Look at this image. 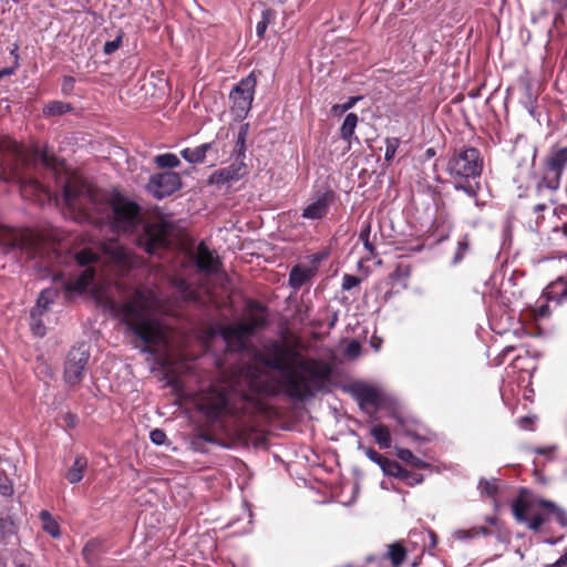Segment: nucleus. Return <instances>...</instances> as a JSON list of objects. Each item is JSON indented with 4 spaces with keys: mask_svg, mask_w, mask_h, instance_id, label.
<instances>
[{
    "mask_svg": "<svg viewBox=\"0 0 567 567\" xmlns=\"http://www.w3.org/2000/svg\"><path fill=\"white\" fill-rule=\"evenodd\" d=\"M259 362L280 375L285 393L293 401L305 402L323 391L331 368L322 360L305 357L295 347L270 342Z\"/></svg>",
    "mask_w": 567,
    "mask_h": 567,
    "instance_id": "f257e3e1",
    "label": "nucleus"
},
{
    "mask_svg": "<svg viewBox=\"0 0 567 567\" xmlns=\"http://www.w3.org/2000/svg\"><path fill=\"white\" fill-rule=\"evenodd\" d=\"M258 392L256 372L245 369L230 382L213 386L205 396L202 409L213 421L223 417L251 419L265 411V403Z\"/></svg>",
    "mask_w": 567,
    "mask_h": 567,
    "instance_id": "f03ea898",
    "label": "nucleus"
},
{
    "mask_svg": "<svg viewBox=\"0 0 567 567\" xmlns=\"http://www.w3.org/2000/svg\"><path fill=\"white\" fill-rule=\"evenodd\" d=\"M106 205L113 230L136 234V245L146 254L157 255L169 248L174 231L171 221H145L140 205L124 197H115Z\"/></svg>",
    "mask_w": 567,
    "mask_h": 567,
    "instance_id": "7ed1b4c3",
    "label": "nucleus"
},
{
    "mask_svg": "<svg viewBox=\"0 0 567 567\" xmlns=\"http://www.w3.org/2000/svg\"><path fill=\"white\" fill-rule=\"evenodd\" d=\"M75 260L85 269L74 280L64 284L66 292L82 293L86 291L95 277V269L90 267L91 264L109 262L120 271H126L136 264L132 252L115 240L100 243L95 250L84 248L75 254Z\"/></svg>",
    "mask_w": 567,
    "mask_h": 567,
    "instance_id": "20e7f679",
    "label": "nucleus"
},
{
    "mask_svg": "<svg viewBox=\"0 0 567 567\" xmlns=\"http://www.w3.org/2000/svg\"><path fill=\"white\" fill-rule=\"evenodd\" d=\"M114 316L118 318L130 332L143 343L142 352L156 353V347L165 341V332L161 321L142 303L128 300L123 303H112Z\"/></svg>",
    "mask_w": 567,
    "mask_h": 567,
    "instance_id": "39448f33",
    "label": "nucleus"
},
{
    "mask_svg": "<svg viewBox=\"0 0 567 567\" xmlns=\"http://www.w3.org/2000/svg\"><path fill=\"white\" fill-rule=\"evenodd\" d=\"M27 162L25 153L14 141L0 137V178L16 181L24 198L38 202L49 199V187L22 172Z\"/></svg>",
    "mask_w": 567,
    "mask_h": 567,
    "instance_id": "423d86ee",
    "label": "nucleus"
},
{
    "mask_svg": "<svg viewBox=\"0 0 567 567\" xmlns=\"http://www.w3.org/2000/svg\"><path fill=\"white\" fill-rule=\"evenodd\" d=\"M446 171L454 178V188L470 197H476L480 188L476 178L483 171V158L477 148L464 146L449 158Z\"/></svg>",
    "mask_w": 567,
    "mask_h": 567,
    "instance_id": "0eeeda50",
    "label": "nucleus"
},
{
    "mask_svg": "<svg viewBox=\"0 0 567 567\" xmlns=\"http://www.w3.org/2000/svg\"><path fill=\"white\" fill-rule=\"evenodd\" d=\"M90 355V347L84 342L70 349L64 362L63 371V379L66 384L74 386L83 380Z\"/></svg>",
    "mask_w": 567,
    "mask_h": 567,
    "instance_id": "6e6552de",
    "label": "nucleus"
},
{
    "mask_svg": "<svg viewBox=\"0 0 567 567\" xmlns=\"http://www.w3.org/2000/svg\"><path fill=\"white\" fill-rule=\"evenodd\" d=\"M257 85L254 73L241 79L230 91L231 111L236 118L244 120L248 115L255 96Z\"/></svg>",
    "mask_w": 567,
    "mask_h": 567,
    "instance_id": "1a4fd4ad",
    "label": "nucleus"
},
{
    "mask_svg": "<svg viewBox=\"0 0 567 567\" xmlns=\"http://www.w3.org/2000/svg\"><path fill=\"white\" fill-rule=\"evenodd\" d=\"M567 165V147L554 152L546 162L547 171L537 187L556 190L559 187L560 177Z\"/></svg>",
    "mask_w": 567,
    "mask_h": 567,
    "instance_id": "9d476101",
    "label": "nucleus"
},
{
    "mask_svg": "<svg viewBox=\"0 0 567 567\" xmlns=\"http://www.w3.org/2000/svg\"><path fill=\"white\" fill-rule=\"evenodd\" d=\"M34 243L27 235L16 228L0 225V251L11 254L17 251H27L32 254Z\"/></svg>",
    "mask_w": 567,
    "mask_h": 567,
    "instance_id": "9b49d317",
    "label": "nucleus"
},
{
    "mask_svg": "<svg viewBox=\"0 0 567 567\" xmlns=\"http://www.w3.org/2000/svg\"><path fill=\"white\" fill-rule=\"evenodd\" d=\"M182 187V178L178 173L175 172H163L154 174L150 177L147 189L156 198L163 199Z\"/></svg>",
    "mask_w": 567,
    "mask_h": 567,
    "instance_id": "f8f14e48",
    "label": "nucleus"
},
{
    "mask_svg": "<svg viewBox=\"0 0 567 567\" xmlns=\"http://www.w3.org/2000/svg\"><path fill=\"white\" fill-rule=\"evenodd\" d=\"M219 336L231 351L244 352L252 337V330L244 323L223 326L219 329Z\"/></svg>",
    "mask_w": 567,
    "mask_h": 567,
    "instance_id": "ddd939ff",
    "label": "nucleus"
},
{
    "mask_svg": "<svg viewBox=\"0 0 567 567\" xmlns=\"http://www.w3.org/2000/svg\"><path fill=\"white\" fill-rule=\"evenodd\" d=\"M336 199L332 190L320 193L309 205L302 210V218L311 220H320L324 218L329 212L331 204Z\"/></svg>",
    "mask_w": 567,
    "mask_h": 567,
    "instance_id": "4468645a",
    "label": "nucleus"
},
{
    "mask_svg": "<svg viewBox=\"0 0 567 567\" xmlns=\"http://www.w3.org/2000/svg\"><path fill=\"white\" fill-rule=\"evenodd\" d=\"M349 391L360 408L379 406L382 403V393L377 386L364 382H354L350 385Z\"/></svg>",
    "mask_w": 567,
    "mask_h": 567,
    "instance_id": "2eb2a0df",
    "label": "nucleus"
},
{
    "mask_svg": "<svg viewBox=\"0 0 567 567\" xmlns=\"http://www.w3.org/2000/svg\"><path fill=\"white\" fill-rule=\"evenodd\" d=\"M195 265L200 272L206 275H215L221 267L218 256L209 249L205 241H200L196 247Z\"/></svg>",
    "mask_w": 567,
    "mask_h": 567,
    "instance_id": "dca6fc26",
    "label": "nucleus"
},
{
    "mask_svg": "<svg viewBox=\"0 0 567 567\" xmlns=\"http://www.w3.org/2000/svg\"><path fill=\"white\" fill-rule=\"evenodd\" d=\"M247 174V166L245 162L235 161L227 167L216 171L212 175V182L217 185H224L231 182H238Z\"/></svg>",
    "mask_w": 567,
    "mask_h": 567,
    "instance_id": "f3484780",
    "label": "nucleus"
},
{
    "mask_svg": "<svg viewBox=\"0 0 567 567\" xmlns=\"http://www.w3.org/2000/svg\"><path fill=\"white\" fill-rule=\"evenodd\" d=\"M84 187L74 183H65L63 185L62 195L65 205L73 210L85 209L82 204V197L84 196Z\"/></svg>",
    "mask_w": 567,
    "mask_h": 567,
    "instance_id": "a211bd4d",
    "label": "nucleus"
},
{
    "mask_svg": "<svg viewBox=\"0 0 567 567\" xmlns=\"http://www.w3.org/2000/svg\"><path fill=\"white\" fill-rule=\"evenodd\" d=\"M87 465V458L83 454H78L73 461V464L65 472V480L70 484L80 483L83 480Z\"/></svg>",
    "mask_w": 567,
    "mask_h": 567,
    "instance_id": "6ab92c4d",
    "label": "nucleus"
},
{
    "mask_svg": "<svg viewBox=\"0 0 567 567\" xmlns=\"http://www.w3.org/2000/svg\"><path fill=\"white\" fill-rule=\"evenodd\" d=\"M538 504L545 511L547 520L553 517L560 527H567V512L563 507L547 499H539Z\"/></svg>",
    "mask_w": 567,
    "mask_h": 567,
    "instance_id": "aec40b11",
    "label": "nucleus"
},
{
    "mask_svg": "<svg viewBox=\"0 0 567 567\" xmlns=\"http://www.w3.org/2000/svg\"><path fill=\"white\" fill-rule=\"evenodd\" d=\"M59 292L55 288L43 289L37 300V307L31 311V318L34 319L37 316H41L47 311L50 306L56 299Z\"/></svg>",
    "mask_w": 567,
    "mask_h": 567,
    "instance_id": "412c9836",
    "label": "nucleus"
},
{
    "mask_svg": "<svg viewBox=\"0 0 567 567\" xmlns=\"http://www.w3.org/2000/svg\"><path fill=\"white\" fill-rule=\"evenodd\" d=\"M359 123V117L355 113H348L343 120V123L340 126L339 133L341 140L347 142L349 146L352 143V140H358L354 136L355 128Z\"/></svg>",
    "mask_w": 567,
    "mask_h": 567,
    "instance_id": "4be33fe9",
    "label": "nucleus"
},
{
    "mask_svg": "<svg viewBox=\"0 0 567 567\" xmlns=\"http://www.w3.org/2000/svg\"><path fill=\"white\" fill-rule=\"evenodd\" d=\"M248 133H249V124L245 123V124L240 125L238 133H237L235 147L233 151V156H234L235 161L245 162L246 151H247L246 142H247Z\"/></svg>",
    "mask_w": 567,
    "mask_h": 567,
    "instance_id": "5701e85b",
    "label": "nucleus"
},
{
    "mask_svg": "<svg viewBox=\"0 0 567 567\" xmlns=\"http://www.w3.org/2000/svg\"><path fill=\"white\" fill-rule=\"evenodd\" d=\"M74 110L73 105L63 101H51L42 109V114L45 118L62 116L71 113Z\"/></svg>",
    "mask_w": 567,
    "mask_h": 567,
    "instance_id": "b1692460",
    "label": "nucleus"
},
{
    "mask_svg": "<svg viewBox=\"0 0 567 567\" xmlns=\"http://www.w3.org/2000/svg\"><path fill=\"white\" fill-rule=\"evenodd\" d=\"M39 518L42 524V529L47 534H49L54 539H59L61 537L60 525L49 511H41L39 514Z\"/></svg>",
    "mask_w": 567,
    "mask_h": 567,
    "instance_id": "393cba45",
    "label": "nucleus"
},
{
    "mask_svg": "<svg viewBox=\"0 0 567 567\" xmlns=\"http://www.w3.org/2000/svg\"><path fill=\"white\" fill-rule=\"evenodd\" d=\"M310 278V269L307 267L295 266L289 272V286L293 290H299Z\"/></svg>",
    "mask_w": 567,
    "mask_h": 567,
    "instance_id": "a878e982",
    "label": "nucleus"
},
{
    "mask_svg": "<svg viewBox=\"0 0 567 567\" xmlns=\"http://www.w3.org/2000/svg\"><path fill=\"white\" fill-rule=\"evenodd\" d=\"M370 433L380 449H389L391 446V434L385 425L378 424L371 429Z\"/></svg>",
    "mask_w": 567,
    "mask_h": 567,
    "instance_id": "bb28decb",
    "label": "nucleus"
},
{
    "mask_svg": "<svg viewBox=\"0 0 567 567\" xmlns=\"http://www.w3.org/2000/svg\"><path fill=\"white\" fill-rule=\"evenodd\" d=\"M398 457L402 462H404V463H406V464H409L411 466H414L416 468L425 470V468H429L431 466L427 462H425V461L421 460L420 457L415 456L409 449H399L398 450Z\"/></svg>",
    "mask_w": 567,
    "mask_h": 567,
    "instance_id": "cd10ccee",
    "label": "nucleus"
},
{
    "mask_svg": "<svg viewBox=\"0 0 567 567\" xmlns=\"http://www.w3.org/2000/svg\"><path fill=\"white\" fill-rule=\"evenodd\" d=\"M481 534L488 535L489 530L486 527H484V526L474 527V528H471V529H456L453 533V538L456 539V540H460V542H465V540L474 538V537H476V536H478Z\"/></svg>",
    "mask_w": 567,
    "mask_h": 567,
    "instance_id": "c85d7f7f",
    "label": "nucleus"
},
{
    "mask_svg": "<svg viewBox=\"0 0 567 567\" xmlns=\"http://www.w3.org/2000/svg\"><path fill=\"white\" fill-rule=\"evenodd\" d=\"M154 163L161 168H175L181 165L177 155L173 153L158 154L154 157Z\"/></svg>",
    "mask_w": 567,
    "mask_h": 567,
    "instance_id": "c756f323",
    "label": "nucleus"
},
{
    "mask_svg": "<svg viewBox=\"0 0 567 567\" xmlns=\"http://www.w3.org/2000/svg\"><path fill=\"white\" fill-rule=\"evenodd\" d=\"M181 155L189 164H203L205 162V154L199 146L186 147L181 151Z\"/></svg>",
    "mask_w": 567,
    "mask_h": 567,
    "instance_id": "7c9ffc66",
    "label": "nucleus"
},
{
    "mask_svg": "<svg viewBox=\"0 0 567 567\" xmlns=\"http://www.w3.org/2000/svg\"><path fill=\"white\" fill-rule=\"evenodd\" d=\"M363 97L361 95L350 96L344 103L333 104L331 106V114L333 116H341L347 113L349 110L353 109L355 104L361 101Z\"/></svg>",
    "mask_w": 567,
    "mask_h": 567,
    "instance_id": "2f4dec72",
    "label": "nucleus"
},
{
    "mask_svg": "<svg viewBox=\"0 0 567 567\" xmlns=\"http://www.w3.org/2000/svg\"><path fill=\"white\" fill-rule=\"evenodd\" d=\"M468 250H470V238H468V235H463L457 240V247H456L454 257L452 259V265L460 264L464 259V257L468 252Z\"/></svg>",
    "mask_w": 567,
    "mask_h": 567,
    "instance_id": "473e14b6",
    "label": "nucleus"
},
{
    "mask_svg": "<svg viewBox=\"0 0 567 567\" xmlns=\"http://www.w3.org/2000/svg\"><path fill=\"white\" fill-rule=\"evenodd\" d=\"M388 555L392 565L398 567L404 561L406 550L403 546L395 543L389 546Z\"/></svg>",
    "mask_w": 567,
    "mask_h": 567,
    "instance_id": "72a5a7b5",
    "label": "nucleus"
},
{
    "mask_svg": "<svg viewBox=\"0 0 567 567\" xmlns=\"http://www.w3.org/2000/svg\"><path fill=\"white\" fill-rule=\"evenodd\" d=\"M381 470L384 475L399 478V476L403 473V467L394 460L385 458L383 464H381Z\"/></svg>",
    "mask_w": 567,
    "mask_h": 567,
    "instance_id": "f704fd0d",
    "label": "nucleus"
},
{
    "mask_svg": "<svg viewBox=\"0 0 567 567\" xmlns=\"http://www.w3.org/2000/svg\"><path fill=\"white\" fill-rule=\"evenodd\" d=\"M478 489L482 495H485L489 498H495L498 489L497 480H480Z\"/></svg>",
    "mask_w": 567,
    "mask_h": 567,
    "instance_id": "c9c22d12",
    "label": "nucleus"
},
{
    "mask_svg": "<svg viewBox=\"0 0 567 567\" xmlns=\"http://www.w3.org/2000/svg\"><path fill=\"white\" fill-rule=\"evenodd\" d=\"M0 495L3 497H10L13 495V483L8 477L3 467L0 468Z\"/></svg>",
    "mask_w": 567,
    "mask_h": 567,
    "instance_id": "e433bc0d",
    "label": "nucleus"
},
{
    "mask_svg": "<svg viewBox=\"0 0 567 567\" xmlns=\"http://www.w3.org/2000/svg\"><path fill=\"white\" fill-rule=\"evenodd\" d=\"M267 313H254L250 316L248 322H243L245 326H248L252 330V336L260 328H264L267 324Z\"/></svg>",
    "mask_w": 567,
    "mask_h": 567,
    "instance_id": "4c0bfd02",
    "label": "nucleus"
},
{
    "mask_svg": "<svg viewBox=\"0 0 567 567\" xmlns=\"http://www.w3.org/2000/svg\"><path fill=\"white\" fill-rule=\"evenodd\" d=\"M401 144L400 138L398 137H388L385 140V153H384V159L386 162H391Z\"/></svg>",
    "mask_w": 567,
    "mask_h": 567,
    "instance_id": "58836bf2",
    "label": "nucleus"
},
{
    "mask_svg": "<svg viewBox=\"0 0 567 567\" xmlns=\"http://www.w3.org/2000/svg\"><path fill=\"white\" fill-rule=\"evenodd\" d=\"M124 38V32L122 30L117 31V34L113 40L106 41L103 47V53L105 55L113 54L122 44Z\"/></svg>",
    "mask_w": 567,
    "mask_h": 567,
    "instance_id": "ea45409f",
    "label": "nucleus"
},
{
    "mask_svg": "<svg viewBox=\"0 0 567 567\" xmlns=\"http://www.w3.org/2000/svg\"><path fill=\"white\" fill-rule=\"evenodd\" d=\"M14 534V523L11 516L0 517V535L2 537H9Z\"/></svg>",
    "mask_w": 567,
    "mask_h": 567,
    "instance_id": "a19ab883",
    "label": "nucleus"
},
{
    "mask_svg": "<svg viewBox=\"0 0 567 567\" xmlns=\"http://www.w3.org/2000/svg\"><path fill=\"white\" fill-rule=\"evenodd\" d=\"M399 478L404 481L410 486L421 484L424 481V476L422 474L410 472L404 467L403 473L399 476Z\"/></svg>",
    "mask_w": 567,
    "mask_h": 567,
    "instance_id": "79ce46f5",
    "label": "nucleus"
},
{
    "mask_svg": "<svg viewBox=\"0 0 567 567\" xmlns=\"http://www.w3.org/2000/svg\"><path fill=\"white\" fill-rule=\"evenodd\" d=\"M370 233H371V225L370 223H365L360 231V235H359V238L360 240L363 243V246L364 248L371 254V255H374V246L372 245V243L370 241L369 237H370Z\"/></svg>",
    "mask_w": 567,
    "mask_h": 567,
    "instance_id": "37998d69",
    "label": "nucleus"
},
{
    "mask_svg": "<svg viewBox=\"0 0 567 567\" xmlns=\"http://www.w3.org/2000/svg\"><path fill=\"white\" fill-rule=\"evenodd\" d=\"M527 509L528 505L522 499H517L513 504V514L518 522L527 520Z\"/></svg>",
    "mask_w": 567,
    "mask_h": 567,
    "instance_id": "c03bdc74",
    "label": "nucleus"
},
{
    "mask_svg": "<svg viewBox=\"0 0 567 567\" xmlns=\"http://www.w3.org/2000/svg\"><path fill=\"white\" fill-rule=\"evenodd\" d=\"M75 85V78L71 75H64L61 81V94L63 96H70L73 93Z\"/></svg>",
    "mask_w": 567,
    "mask_h": 567,
    "instance_id": "a18cd8bd",
    "label": "nucleus"
},
{
    "mask_svg": "<svg viewBox=\"0 0 567 567\" xmlns=\"http://www.w3.org/2000/svg\"><path fill=\"white\" fill-rule=\"evenodd\" d=\"M96 547H97L96 540H90L83 547L82 555L89 564H93L95 561L94 553H95Z\"/></svg>",
    "mask_w": 567,
    "mask_h": 567,
    "instance_id": "49530a36",
    "label": "nucleus"
},
{
    "mask_svg": "<svg viewBox=\"0 0 567 567\" xmlns=\"http://www.w3.org/2000/svg\"><path fill=\"white\" fill-rule=\"evenodd\" d=\"M545 522H547V517L545 516V514H537L530 518L527 517V520H525L524 523H526L532 530L537 532L540 529L542 525Z\"/></svg>",
    "mask_w": 567,
    "mask_h": 567,
    "instance_id": "de8ad7c7",
    "label": "nucleus"
},
{
    "mask_svg": "<svg viewBox=\"0 0 567 567\" xmlns=\"http://www.w3.org/2000/svg\"><path fill=\"white\" fill-rule=\"evenodd\" d=\"M150 440L155 445H164L167 441V436L163 430L154 429L150 432Z\"/></svg>",
    "mask_w": 567,
    "mask_h": 567,
    "instance_id": "09e8293b",
    "label": "nucleus"
},
{
    "mask_svg": "<svg viewBox=\"0 0 567 567\" xmlns=\"http://www.w3.org/2000/svg\"><path fill=\"white\" fill-rule=\"evenodd\" d=\"M360 282L361 279L359 277L346 274L342 278V289L351 290L352 288L359 286Z\"/></svg>",
    "mask_w": 567,
    "mask_h": 567,
    "instance_id": "8fccbe9b",
    "label": "nucleus"
},
{
    "mask_svg": "<svg viewBox=\"0 0 567 567\" xmlns=\"http://www.w3.org/2000/svg\"><path fill=\"white\" fill-rule=\"evenodd\" d=\"M35 158L39 159L48 168L54 167V157L49 155L45 151H38L35 153Z\"/></svg>",
    "mask_w": 567,
    "mask_h": 567,
    "instance_id": "3c124183",
    "label": "nucleus"
},
{
    "mask_svg": "<svg viewBox=\"0 0 567 567\" xmlns=\"http://www.w3.org/2000/svg\"><path fill=\"white\" fill-rule=\"evenodd\" d=\"M364 454L365 456L372 461L373 463L378 464L380 467H381V464H383V462L385 461V456L379 454L377 451H374L373 449H364Z\"/></svg>",
    "mask_w": 567,
    "mask_h": 567,
    "instance_id": "603ef678",
    "label": "nucleus"
},
{
    "mask_svg": "<svg viewBox=\"0 0 567 567\" xmlns=\"http://www.w3.org/2000/svg\"><path fill=\"white\" fill-rule=\"evenodd\" d=\"M247 308L249 311L251 312H257V313H267V307L264 306L262 303H260L259 301L257 300H252L250 299L248 302H247Z\"/></svg>",
    "mask_w": 567,
    "mask_h": 567,
    "instance_id": "864d4df0",
    "label": "nucleus"
},
{
    "mask_svg": "<svg viewBox=\"0 0 567 567\" xmlns=\"http://www.w3.org/2000/svg\"><path fill=\"white\" fill-rule=\"evenodd\" d=\"M360 351H361V347H360L359 342L353 340L348 344V347L346 349V354L348 357H357L360 354Z\"/></svg>",
    "mask_w": 567,
    "mask_h": 567,
    "instance_id": "5fc2aeb1",
    "label": "nucleus"
},
{
    "mask_svg": "<svg viewBox=\"0 0 567 567\" xmlns=\"http://www.w3.org/2000/svg\"><path fill=\"white\" fill-rule=\"evenodd\" d=\"M526 97H527V100L524 102L525 107H526L527 112L533 117H536V106H535L536 100L533 99V96L529 92L527 93Z\"/></svg>",
    "mask_w": 567,
    "mask_h": 567,
    "instance_id": "6e6d98bb",
    "label": "nucleus"
},
{
    "mask_svg": "<svg viewBox=\"0 0 567 567\" xmlns=\"http://www.w3.org/2000/svg\"><path fill=\"white\" fill-rule=\"evenodd\" d=\"M32 331L38 337H43L45 334V327L44 324L39 320L37 321V317L32 319Z\"/></svg>",
    "mask_w": 567,
    "mask_h": 567,
    "instance_id": "4d7b16f0",
    "label": "nucleus"
},
{
    "mask_svg": "<svg viewBox=\"0 0 567 567\" xmlns=\"http://www.w3.org/2000/svg\"><path fill=\"white\" fill-rule=\"evenodd\" d=\"M534 423V417L532 416H523L519 417L517 424L523 430H532V425Z\"/></svg>",
    "mask_w": 567,
    "mask_h": 567,
    "instance_id": "13d9d810",
    "label": "nucleus"
},
{
    "mask_svg": "<svg viewBox=\"0 0 567 567\" xmlns=\"http://www.w3.org/2000/svg\"><path fill=\"white\" fill-rule=\"evenodd\" d=\"M276 11L272 9H265L261 12V21H265L268 25L275 20Z\"/></svg>",
    "mask_w": 567,
    "mask_h": 567,
    "instance_id": "bf43d9fd",
    "label": "nucleus"
},
{
    "mask_svg": "<svg viewBox=\"0 0 567 567\" xmlns=\"http://www.w3.org/2000/svg\"><path fill=\"white\" fill-rule=\"evenodd\" d=\"M515 350V348L513 346H507L505 347L501 353L498 354V357L495 359L496 362L495 364L498 365V364H502L504 362V359Z\"/></svg>",
    "mask_w": 567,
    "mask_h": 567,
    "instance_id": "052dcab7",
    "label": "nucleus"
},
{
    "mask_svg": "<svg viewBox=\"0 0 567 567\" xmlns=\"http://www.w3.org/2000/svg\"><path fill=\"white\" fill-rule=\"evenodd\" d=\"M268 28V24L265 23V21H259L256 25V34L259 39H262L265 37L266 30Z\"/></svg>",
    "mask_w": 567,
    "mask_h": 567,
    "instance_id": "680f3d73",
    "label": "nucleus"
},
{
    "mask_svg": "<svg viewBox=\"0 0 567 567\" xmlns=\"http://www.w3.org/2000/svg\"><path fill=\"white\" fill-rule=\"evenodd\" d=\"M64 422L69 427H74L78 424V416L73 413H66L64 415Z\"/></svg>",
    "mask_w": 567,
    "mask_h": 567,
    "instance_id": "e2e57ef3",
    "label": "nucleus"
},
{
    "mask_svg": "<svg viewBox=\"0 0 567 567\" xmlns=\"http://www.w3.org/2000/svg\"><path fill=\"white\" fill-rule=\"evenodd\" d=\"M555 450H556L555 445H549V446H546V447H536L534 450V452L539 454V455H549Z\"/></svg>",
    "mask_w": 567,
    "mask_h": 567,
    "instance_id": "0e129e2a",
    "label": "nucleus"
},
{
    "mask_svg": "<svg viewBox=\"0 0 567 567\" xmlns=\"http://www.w3.org/2000/svg\"><path fill=\"white\" fill-rule=\"evenodd\" d=\"M199 148L202 150V152L205 154V156L207 155L208 152H210L214 146H215V142H209V143H204L202 145H198Z\"/></svg>",
    "mask_w": 567,
    "mask_h": 567,
    "instance_id": "69168bd1",
    "label": "nucleus"
},
{
    "mask_svg": "<svg viewBox=\"0 0 567 567\" xmlns=\"http://www.w3.org/2000/svg\"><path fill=\"white\" fill-rule=\"evenodd\" d=\"M557 567H567V550L557 560Z\"/></svg>",
    "mask_w": 567,
    "mask_h": 567,
    "instance_id": "338daca9",
    "label": "nucleus"
},
{
    "mask_svg": "<svg viewBox=\"0 0 567 567\" xmlns=\"http://www.w3.org/2000/svg\"><path fill=\"white\" fill-rule=\"evenodd\" d=\"M338 316H339L338 311H334L332 313V316H331V318L329 320V323H328L329 329H333L334 328V326H336V323L338 321Z\"/></svg>",
    "mask_w": 567,
    "mask_h": 567,
    "instance_id": "774afa93",
    "label": "nucleus"
}]
</instances>
